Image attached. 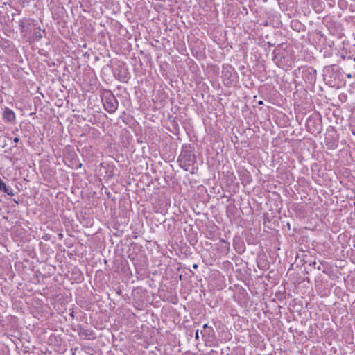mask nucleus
<instances>
[{"label": "nucleus", "instance_id": "nucleus-13", "mask_svg": "<svg viewBox=\"0 0 355 355\" xmlns=\"http://www.w3.org/2000/svg\"><path fill=\"white\" fill-rule=\"evenodd\" d=\"M354 61H355V58H354Z\"/></svg>", "mask_w": 355, "mask_h": 355}, {"label": "nucleus", "instance_id": "nucleus-2", "mask_svg": "<svg viewBox=\"0 0 355 355\" xmlns=\"http://www.w3.org/2000/svg\"><path fill=\"white\" fill-rule=\"evenodd\" d=\"M307 128L312 133L320 132V123L315 118L311 116L307 119L306 122Z\"/></svg>", "mask_w": 355, "mask_h": 355}, {"label": "nucleus", "instance_id": "nucleus-4", "mask_svg": "<svg viewBox=\"0 0 355 355\" xmlns=\"http://www.w3.org/2000/svg\"><path fill=\"white\" fill-rule=\"evenodd\" d=\"M0 190L1 191H6V185L4 183V182L2 181L1 179H0Z\"/></svg>", "mask_w": 355, "mask_h": 355}, {"label": "nucleus", "instance_id": "nucleus-9", "mask_svg": "<svg viewBox=\"0 0 355 355\" xmlns=\"http://www.w3.org/2000/svg\"><path fill=\"white\" fill-rule=\"evenodd\" d=\"M193 268L194 269H196V268H198V265H197L196 263H194V264L193 265Z\"/></svg>", "mask_w": 355, "mask_h": 355}, {"label": "nucleus", "instance_id": "nucleus-11", "mask_svg": "<svg viewBox=\"0 0 355 355\" xmlns=\"http://www.w3.org/2000/svg\"><path fill=\"white\" fill-rule=\"evenodd\" d=\"M259 105H262V104H263V101H260L259 102Z\"/></svg>", "mask_w": 355, "mask_h": 355}, {"label": "nucleus", "instance_id": "nucleus-7", "mask_svg": "<svg viewBox=\"0 0 355 355\" xmlns=\"http://www.w3.org/2000/svg\"><path fill=\"white\" fill-rule=\"evenodd\" d=\"M195 338H196V339H198V338H199L198 330H197L196 332Z\"/></svg>", "mask_w": 355, "mask_h": 355}, {"label": "nucleus", "instance_id": "nucleus-8", "mask_svg": "<svg viewBox=\"0 0 355 355\" xmlns=\"http://www.w3.org/2000/svg\"><path fill=\"white\" fill-rule=\"evenodd\" d=\"M202 327H203V329H207L209 327V326L207 324H205Z\"/></svg>", "mask_w": 355, "mask_h": 355}, {"label": "nucleus", "instance_id": "nucleus-1", "mask_svg": "<svg viewBox=\"0 0 355 355\" xmlns=\"http://www.w3.org/2000/svg\"><path fill=\"white\" fill-rule=\"evenodd\" d=\"M105 110L110 114L114 113L119 105L118 101L111 92H105L101 96Z\"/></svg>", "mask_w": 355, "mask_h": 355}, {"label": "nucleus", "instance_id": "nucleus-6", "mask_svg": "<svg viewBox=\"0 0 355 355\" xmlns=\"http://www.w3.org/2000/svg\"><path fill=\"white\" fill-rule=\"evenodd\" d=\"M19 137H15V138L13 139V141H14L15 143H18V142H19Z\"/></svg>", "mask_w": 355, "mask_h": 355}, {"label": "nucleus", "instance_id": "nucleus-5", "mask_svg": "<svg viewBox=\"0 0 355 355\" xmlns=\"http://www.w3.org/2000/svg\"><path fill=\"white\" fill-rule=\"evenodd\" d=\"M4 193H7L8 196H13V191L12 189H9L6 187V191H3Z\"/></svg>", "mask_w": 355, "mask_h": 355}, {"label": "nucleus", "instance_id": "nucleus-10", "mask_svg": "<svg viewBox=\"0 0 355 355\" xmlns=\"http://www.w3.org/2000/svg\"><path fill=\"white\" fill-rule=\"evenodd\" d=\"M347 77L348 78H352V75L350 73H349V74L347 75Z\"/></svg>", "mask_w": 355, "mask_h": 355}, {"label": "nucleus", "instance_id": "nucleus-12", "mask_svg": "<svg viewBox=\"0 0 355 355\" xmlns=\"http://www.w3.org/2000/svg\"><path fill=\"white\" fill-rule=\"evenodd\" d=\"M318 268V270H320V266H318V268Z\"/></svg>", "mask_w": 355, "mask_h": 355}, {"label": "nucleus", "instance_id": "nucleus-3", "mask_svg": "<svg viewBox=\"0 0 355 355\" xmlns=\"http://www.w3.org/2000/svg\"><path fill=\"white\" fill-rule=\"evenodd\" d=\"M2 119L6 123L15 124L16 123V116L15 112L8 107H5L2 114Z\"/></svg>", "mask_w": 355, "mask_h": 355}]
</instances>
